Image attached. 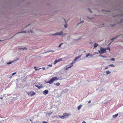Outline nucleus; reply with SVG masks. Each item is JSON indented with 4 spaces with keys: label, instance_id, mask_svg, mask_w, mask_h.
I'll list each match as a JSON object with an SVG mask.
<instances>
[{
    "label": "nucleus",
    "instance_id": "obj_31",
    "mask_svg": "<svg viewBox=\"0 0 123 123\" xmlns=\"http://www.w3.org/2000/svg\"><path fill=\"white\" fill-rule=\"evenodd\" d=\"M48 65V66H50V67H51L52 66V65L51 64Z\"/></svg>",
    "mask_w": 123,
    "mask_h": 123
},
{
    "label": "nucleus",
    "instance_id": "obj_37",
    "mask_svg": "<svg viewBox=\"0 0 123 123\" xmlns=\"http://www.w3.org/2000/svg\"><path fill=\"white\" fill-rule=\"evenodd\" d=\"M82 123H86V122L85 121H83Z\"/></svg>",
    "mask_w": 123,
    "mask_h": 123
},
{
    "label": "nucleus",
    "instance_id": "obj_5",
    "mask_svg": "<svg viewBox=\"0 0 123 123\" xmlns=\"http://www.w3.org/2000/svg\"><path fill=\"white\" fill-rule=\"evenodd\" d=\"M63 33V32L62 31H61L60 32H57L55 33L52 34V35L54 36L62 35V34Z\"/></svg>",
    "mask_w": 123,
    "mask_h": 123
},
{
    "label": "nucleus",
    "instance_id": "obj_9",
    "mask_svg": "<svg viewBox=\"0 0 123 123\" xmlns=\"http://www.w3.org/2000/svg\"><path fill=\"white\" fill-rule=\"evenodd\" d=\"M49 92V91L48 90H46L43 92V93L44 95H46Z\"/></svg>",
    "mask_w": 123,
    "mask_h": 123
},
{
    "label": "nucleus",
    "instance_id": "obj_46",
    "mask_svg": "<svg viewBox=\"0 0 123 123\" xmlns=\"http://www.w3.org/2000/svg\"><path fill=\"white\" fill-rule=\"evenodd\" d=\"M89 18V19H91V18Z\"/></svg>",
    "mask_w": 123,
    "mask_h": 123
},
{
    "label": "nucleus",
    "instance_id": "obj_26",
    "mask_svg": "<svg viewBox=\"0 0 123 123\" xmlns=\"http://www.w3.org/2000/svg\"><path fill=\"white\" fill-rule=\"evenodd\" d=\"M115 60V59L114 58H112V59H110V60H111V61H114Z\"/></svg>",
    "mask_w": 123,
    "mask_h": 123
},
{
    "label": "nucleus",
    "instance_id": "obj_28",
    "mask_svg": "<svg viewBox=\"0 0 123 123\" xmlns=\"http://www.w3.org/2000/svg\"><path fill=\"white\" fill-rule=\"evenodd\" d=\"M105 49H106V50H107V49H109V51H110V48L109 47H108L107 48H106Z\"/></svg>",
    "mask_w": 123,
    "mask_h": 123
},
{
    "label": "nucleus",
    "instance_id": "obj_27",
    "mask_svg": "<svg viewBox=\"0 0 123 123\" xmlns=\"http://www.w3.org/2000/svg\"><path fill=\"white\" fill-rule=\"evenodd\" d=\"M64 26L66 28H67V24H65L64 25Z\"/></svg>",
    "mask_w": 123,
    "mask_h": 123
},
{
    "label": "nucleus",
    "instance_id": "obj_35",
    "mask_svg": "<svg viewBox=\"0 0 123 123\" xmlns=\"http://www.w3.org/2000/svg\"><path fill=\"white\" fill-rule=\"evenodd\" d=\"M42 68L43 70H45V68L44 67H43Z\"/></svg>",
    "mask_w": 123,
    "mask_h": 123
},
{
    "label": "nucleus",
    "instance_id": "obj_24",
    "mask_svg": "<svg viewBox=\"0 0 123 123\" xmlns=\"http://www.w3.org/2000/svg\"><path fill=\"white\" fill-rule=\"evenodd\" d=\"M27 32L26 31H22L21 32H19L18 33H26Z\"/></svg>",
    "mask_w": 123,
    "mask_h": 123
},
{
    "label": "nucleus",
    "instance_id": "obj_23",
    "mask_svg": "<svg viewBox=\"0 0 123 123\" xmlns=\"http://www.w3.org/2000/svg\"><path fill=\"white\" fill-rule=\"evenodd\" d=\"M88 10L91 13H92V12L90 9L88 8Z\"/></svg>",
    "mask_w": 123,
    "mask_h": 123
},
{
    "label": "nucleus",
    "instance_id": "obj_16",
    "mask_svg": "<svg viewBox=\"0 0 123 123\" xmlns=\"http://www.w3.org/2000/svg\"><path fill=\"white\" fill-rule=\"evenodd\" d=\"M54 85L56 86H59L60 85V84L59 83H58L56 84H54Z\"/></svg>",
    "mask_w": 123,
    "mask_h": 123
},
{
    "label": "nucleus",
    "instance_id": "obj_4",
    "mask_svg": "<svg viewBox=\"0 0 123 123\" xmlns=\"http://www.w3.org/2000/svg\"><path fill=\"white\" fill-rule=\"evenodd\" d=\"M26 93L28 94V96H32L36 94L35 92L32 91L30 92H27Z\"/></svg>",
    "mask_w": 123,
    "mask_h": 123
},
{
    "label": "nucleus",
    "instance_id": "obj_15",
    "mask_svg": "<svg viewBox=\"0 0 123 123\" xmlns=\"http://www.w3.org/2000/svg\"><path fill=\"white\" fill-rule=\"evenodd\" d=\"M118 115V114H116L115 115H113V117L114 118L116 117H117Z\"/></svg>",
    "mask_w": 123,
    "mask_h": 123
},
{
    "label": "nucleus",
    "instance_id": "obj_19",
    "mask_svg": "<svg viewBox=\"0 0 123 123\" xmlns=\"http://www.w3.org/2000/svg\"><path fill=\"white\" fill-rule=\"evenodd\" d=\"M108 66H111L113 67H115L114 66V65L113 64L110 65Z\"/></svg>",
    "mask_w": 123,
    "mask_h": 123
},
{
    "label": "nucleus",
    "instance_id": "obj_39",
    "mask_svg": "<svg viewBox=\"0 0 123 123\" xmlns=\"http://www.w3.org/2000/svg\"><path fill=\"white\" fill-rule=\"evenodd\" d=\"M3 98L2 97H1L0 98V99H3Z\"/></svg>",
    "mask_w": 123,
    "mask_h": 123
},
{
    "label": "nucleus",
    "instance_id": "obj_34",
    "mask_svg": "<svg viewBox=\"0 0 123 123\" xmlns=\"http://www.w3.org/2000/svg\"><path fill=\"white\" fill-rule=\"evenodd\" d=\"M91 102V100H89L88 101V103H90Z\"/></svg>",
    "mask_w": 123,
    "mask_h": 123
},
{
    "label": "nucleus",
    "instance_id": "obj_45",
    "mask_svg": "<svg viewBox=\"0 0 123 123\" xmlns=\"http://www.w3.org/2000/svg\"><path fill=\"white\" fill-rule=\"evenodd\" d=\"M31 123H33V122H31Z\"/></svg>",
    "mask_w": 123,
    "mask_h": 123
},
{
    "label": "nucleus",
    "instance_id": "obj_21",
    "mask_svg": "<svg viewBox=\"0 0 123 123\" xmlns=\"http://www.w3.org/2000/svg\"><path fill=\"white\" fill-rule=\"evenodd\" d=\"M59 117L62 119H64L63 115L62 116H59Z\"/></svg>",
    "mask_w": 123,
    "mask_h": 123
},
{
    "label": "nucleus",
    "instance_id": "obj_7",
    "mask_svg": "<svg viewBox=\"0 0 123 123\" xmlns=\"http://www.w3.org/2000/svg\"><path fill=\"white\" fill-rule=\"evenodd\" d=\"M62 58H60L58 60H56L54 62V65L57 62H60L62 61Z\"/></svg>",
    "mask_w": 123,
    "mask_h": 123
},
{
    "label": "nucleus",
    "instance_id": "obj_18",
    "mask_svg": "<svg viewBox=\"0 0 123 123\" xmlns=\"http://www.w3.org/2000/svg\"><path fill=\"white\" fill-rule=\"evenodd\" d=\"M106 72L107 74H108L111 73V72H110L109 70L106 71Z\"/></svg>",
    "mask_w": 123,
    "mask_h": 123
},
{
    "label": "nucleus",
    "instance_id": "obj_40",
    "mask_svg": "<svg viewBox=\"0 0 123 123\" xmlns=\"http://www.w3.org/2000/svg\"><path fill=\"white\" fill-rule=\"evenodd\" d=\"M30 120L31 122L32 121V120L31 119H30Z\"/></svg>",
    "mask_w": 123,
    "mask_h": 123
},
{
    "label": "nucleus",
    "instance_id": "obj_8",
    "mask_svg": "<svg viewBox=\"0 0 123 123\" xmlns=\"http://www.w3.org/2000/svg\"><path fill=\"white\" fill-rule=\"evenodd\" d=\"M121 36H122L121 35H119V36H117V37H115L112 38L111 39V40H112V41H113V40H114V39H115L117 37H118V38H119L120 37H121Z\"/></svg>",
    "mask_w": 123,
    "mask_h": 123
},
{
    "label": "nucleus",
    "instance_id": "obj_44",
    "mask_svg": "<svg viewBox=\"0 0 123 123\" xmlns=\"http://www.w3.org/2000/svg\"><path fill=\"white\" fill-rule=\"evenodd\" d=\"M17 59L18 60H19V58H17Z\"/></svg>",
    "mask_w": 123,
    "mask_h": 123
},
{
    "label": "nucleus",
    "instance_id": "obj_11",
    "mask_svg": "<svg viewBox=\"0 0 123 123\" xmlns=\"http://www.w3.org/2000/svg\"><path fill=\"white\" fill-rule=\"evenodd\" d=\"M35 86L37 87L39 89H40V88H43V87L42 86H38L37 85H36Z\"/></svg>",
    "mask_w": 123,
    "mask_h": 123
},
{
    "label": "nucleus",
    "instance_id": "obj_6",
    "mask_svg": "<svg viewBox=\"0 0 123 123\" xmlns=\"http://www.w3.org/2000/svg\"><path fill=\"white\" fill-rule=\"evenodd\" d=\"M63 115L64 118H67L68 116L71 115L70 114H68L67 113H64Z\"/></svg>",
    "mask_w": 123,
    "mask_h": 123
},
{
    "label": "nucleus",
    "instance_id": "obj_12",
    "mask_svg": "<svg viewBox=\"0 0 123 123\" xmlns=\"http://www.w3.org/2000/svg\"><path fill=\"white\" fill-rule=\"evenodd\" d=\"M34 68L35 70H39V69H41V68H39L38 67H36V66H35L34 67Z\"/></svg>",
    "mask_w": 123,
    "mask_h": 123
},
{
    "label": "nucleus",
    "instance_id": "obj_25",
    "mask_svg": "<svg viewBox=\"0 0 123 123\" xmlns=\"http://www.w3.org/2000/svg\"><path fill=\"white\" fill-rule=\"evenodd\" d=\"M63 43H61V44H60L58 46V47H60L61 46V45L62 44H63Z\"/></svg>",
    "mask_w": 123,
    "mask_h": 123
},
{
    "label": "nucleus",
    "instance_id": "obj_41",
    "mask_svg": "<svg viewBox=\"0 0 123 123\" xmlns=\"http://www.w3.org/2000/svg\"><path fill=\"white\" fill-rule=\"evenodd\" d=\"M31 33H32L33 32H32V31H31Z\"/></svg>",
    "mask_w": 123,
    "mask_h": 123
},
{
    "label": "nucleus",
    "instance_id": "obj_36",
    "mask_svg": "<svg viewBox=\"0 0 123 123\" xmlns=\"http://www.w3.org/2000/svg\"><path fill=\"white\" fill-rule=\"evenodd\" d=\"M115 25V24H114V25H111V26H114Z\"/></svg>",
    "mask_w": 123,
    "mask_h": 123
},
{
    "label": "nucleus",
    "instance_id": "obj_17",
    "mask_svg": "<svg viewBox=\"0 0 123 123\" xmlns=\"http://www.w3.org/2000/svg\"><path fill=\"white\" fill-rule=\"evenodd\" d=\"M52 112H50L49 113H47L46 114H47V115H51V114H52Z\"/></svg>",
    "mask_w": 123,
    "mask_h": 123
},
{
    "label": "nucleus",
    "instance_id": "obj_14",
    "mask_svg": "<svg viewBox=\"0 0 123 123\" xmlns=\"http://www.w3.org/2000/svg\"><path fill=\"white\" fill-rule=\"evenodd\" d=\"M82 105H80L78 107V109L79 110H80V109L82 107Z\"/></svg>",
    "mask_w": 123,
    "mask_h": 123
},
{
    "label": "nucleus",
    "instance_id": "obj_48",
    "mask_svg": "<svg viewBox=\"0 0 123 123\" xmlns=\"http://www.w3.org/2000/svg\"><path fill=\"white\" fill-rule=\"evenodd\" d=\"M65 21H66V20L65 19Z\"/></svg>",
    "mask_w": 123,
    "mask_h": 123
},
{
    "label": "nucleus",
    "instance_id": "obj_29",
    "mask_svg": "<svg viewBox=\"0 0 123 123\" xmlns=\"http://www.w3.org/2000/svg\"><path fill=\"white\" fill-rule=\"evenodd\" d=\"M83 22H84V21H81V22H80L79 23H78V25L79 24H80L81 23H83Z\"/></svg>",
    "mask_w": 123,
    "mask_h": 123
},
{
    "label": "nucleus",
    "instance_id": "obj_38",
    "mask_svg": "<svg viewBox=\"0 0 123 123\" xmlns=\"http://www.w3.org/2000/svg\"><path fill=\"white\" fill-rule=\"evenodd\" d=\"M102 55H99V56L102 57Z\"/></svg>",
    "mask_w": 123,
    "mask_h": 123
},
{
    "label": "nucleus",
    "instance_id": "obj_10",
    "mask_svg": "<svg viewBox=\"0 0 123 123\" xmlns=\"http://www.w3.org/2000/svg\"><path fill=\"white\" fill-rule=\"evenodd\" d=\"M90 56L92 57L93 56V55L92 54H90L89 53H88L86 55V57H87L89 56Z\"/></svg>",
    "mask_w": 123,
    "mask_h": 123
},
{
    "label": "nucleus",
    "instance_id": "obj_42",
    "mask_svg": "<svg viewBox=\"0 0 123 123\" xmlns=\"http://www.w3.org/2000/svg\"><path fill=\"white\" fill-rule=\"evenodd\" d=\"M104 56H102V57H104Z\"/></svg>",
    "mask_w": 123,
    "mask_h": 123
},
{
    "label": "nucleus",
    "instance_id": "obj_22",
    "mask_svg": "<svg viewBox=\"0 0 123 123\" xmlns=\"http://www.w3.org/2000/svg\"><path fill=\"white\" fill-rule=\"evenodd\" d=\"M7 62V64H10L12 63V62Z\"/></svg>",
    "mask_w": 123,
    "mask_h": 123
},
{
    "label": "nucleus",
    "instance_id": "obj_1",
    "mask_svg": "<svg viewBox=\"0 0 123 123\" xmlns=\"http://www.w3.org/2000/svg\"><path fill=\"white\" fill-rule=\"evenodd\" d=\"M81 55H79L77 57L74 59V61L72 62L70 64L67 65L65 68L66 70H67L68 68H71V67L73 66V64L74 63V62L76 61L77 60L80 58L81 56Z\"/></svg>",
    "mask_w": 123,
    "mask_h": 123
},
{
    "label": "nucleus",
    "instance_id": "obj_3",
    "mask_svg": "<svg viewBox=\"0 0 123 123\" xmlns=\"http://www.w3.org/2000/svg\"><path fill=\"white\" fill-rule=\"evenodd\" d=\"M99 53L100 54H103L106 52V49L102 47L100 48V51L98 50Z\"/></svg>",
    "mask_w": 123,
    "mask_h": 123
},
{
    "label": "nucleus",
    "instance_id": "obj_49",
    "mask_svg": "<svg viewBox=\"0 0 123 123\" xmlns=\"http://www.w3.org/2000/svg\"><path fill=\"white\" fill-rule=\"evenodd\" d=\"M53 51H52V52H53Z\"/></svg>",
    "mask_w": 123,
    "mask_h": 123
},
{
    "label": "nucleus",
    "instance_id": "obj_47",
    "mask_svg": "<svg viewBox=\"0 0 123 123\" xmlns=\"http://www.w3.org/2000/svg\"><path fill=\"white\" fill-rule=\"evenodd\" d=\"M1 41V40H0V41Z\"/></svg>",
    "mask_w": 123,
    "mask_h": 123
},
{
    "label": "nucleus",
    "instance_id": "obj_20",
    "mask_svg": "<svg viewBox=\"0 0 123 123\" xmlns=\"http://www.w3.org/2000/svg\"><path fill=\"white\" fill-rule=\"evenodd\" d=\"M20 49H23V50H24V49L26 50L27 49V48H26V47H24V48H20Z\"/></svg>",
    "mask_w": 123,
    "mask_h": 123
},
{
    "label": "nucleus",
    "instance_id": "obj_2",
    "mask_svg": "<svg viewBox=\"0 0 123 123\" xmlns=\"http://www.w3.org/2000/svg\"><path fill=\"white\" fill-rule=\"evenodd\" d=\"M58 78H57V77H52L49 81L46 82V83H49V84H51L55 81H56L58 80Z\"/></svg>",
    "mask_w": 123,
    "mask_h": 123
},
{
    "label": "nucleus",
    "instance_id": "obj_30",
    "mask_svg": "<svg viewBox=\"0 0 123 123\" xmlns=\"http://www.w3.org/2000/svg\"><path fill=\"white\" fill-rule=\"evenodd\" d=\"M16 73V72H14V73H13L12 74V75H14V74H15Z\"/></svg>",
    "mask_w": 123,
    "mask_h": 123
},
{
    "label": "nucleus",
    "instance_id": "obj_33",
    "mask_svg": "<svg viewBox=\"0 0 123 123\" xmlns=\"http://www.w3.org/2000/svg\"><path fill=\"white\" fill-rule=\"evenodd\" d=\"M108 68V67H106L105 68V69H107Z\"/></svg>",
    "mask_w": 123,
    "mask_h": 123
},
{
    "label": "nucleus",
    "instance_id": "obj_13",
    "mask_svg": "<svg viewBox=\"0 0 123 123\" xmlns=\"http://www.w3.org/2000/svg\"><path fill=\"white\" fill-rule=\"evenodd\" d=\"M98 44L96 43H95L94 45V48H95L97 47L98 46Z\"/></svg>",
    "mask_w": 123,
    "mask_h": 123
},
{
    "label": "nucleus",
    "instance_id": "obj_32",
    "mask_svg": "<svg viewBox=\"0 0 123 123\" xmlns=\"http://www.w3.org/2000/svg\"><path fill=\"white\" fill-rule=\"evenodd\" d=\"M47 122H46L43 121V122L42 123H47Z\"/></svg>",
    "mask_w": 123,
    "mask_h": 123
},
{
    "label": "nucleus",
    "instance_id": "obj_43",
    "mask_svg": "<svg viewBox=\"0 0 123 123\" xmlns=\"http://www.w3.org/2000/svg\"><path fill=\"white\" fill-rule=\"evenodd\" d=\"M104 57H105V56H104Z\"/></svg>",
    "mask_w": 123,
    "mask_h": 123
}]
</instances>
